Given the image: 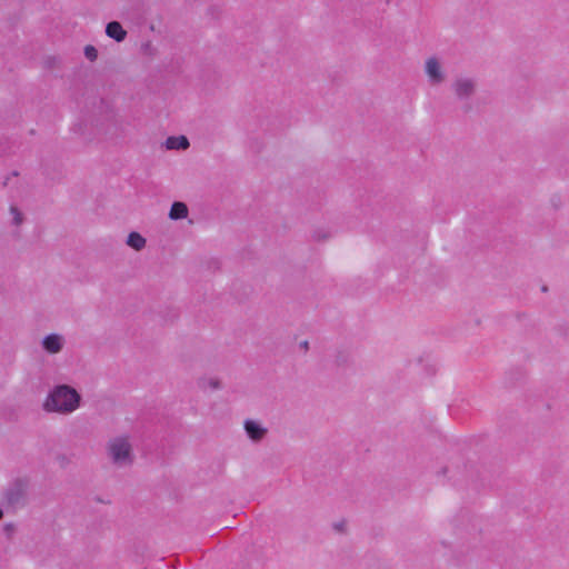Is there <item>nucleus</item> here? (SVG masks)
Masks as SVG:
<instances>
[{"label": "nucleus", "instance_id": "obj_1", "mask_svg": "<svg viewBox=\"0 0 569 569\" xmlns=\"http://www.w3.org/2000/svg\"><path fill=\"white\" fill-rule=\"evenodd\" d=\"M81 397L79 392L68 386H56L48 395L43 409L48 412L71 413L79 408Z\"/></svg>", "mask_w": 569, "mask_h": 569}, {"label": "nucleus", "instance_id": "obj_2", "mask_svg": "<svg viewBox=\"0 0 569 569\" xmlns=\"http://www.w3.org/2000/svg\"><path fill=\"white\" fill-rule=\"evenodd\" d=\"M450 90L465 111H469L471 109L470 101L478 91V80L470 74H458L453 78Z\"/></svg>", "mask_w": 569, "mask_h": 569}, {"label": "nucleus", "instance_id": "obj_3", "mask_svg": "<svg viewBox=\"0 0 569 569\" xmlns=\"http://www.w3.org/2000/svg\"><path fill=\"white\" fill-rule=\"evenodd\" d=\"M423 73L431 88H438L446 83L448 73L443 61L437 56L428 57L423 62Z\"/></svg>", "mask_w": 569, "mask_h": 569}, {"label": "nucleus", "instance_id": "obj_4", "mask_svg": "<svg viewBox=\"0 0 569 569\" xmlns=\"http://www.w3.org/2000/svg\"><path fill=\"white\" fill-rule=\"evenodd\" d=\"M108 449L113 463L124 466L132 461L131 446L127 438L118 437L110 440Z\"/></svg>", "mask_w": 569, "mask_h": 569}, {"label": "nucleus", "instance_id": "obj_5", "mask_svg": "<svg viewBox=\"0 0 569 569\" xmlns=\"http://www.w3.org/2000/svg\"><path fill=\"white\" fill-rule=\"evenodd\" d=\"M26 492L27 482L22 479H17L8 487L6 491V500L12 507L23 505Z\"/></svg>", "mask_w": 569, "mask_h": 569}, {"label": "nucleus", "instance_id": "obj_6", "mask_svg": "<svg viewBox=\"0 0 569 569\" xmlns=\"http://www.w3.org/2000/svg\"><path fill=\"white\" fill-rule=\"evenodd\" d=\"M42 347L50 353H57L63 347V338L58 333H50L43 338Z\"/></svg>", "mask_w": 569, "mask_h": 569}, {"label": "nucleus", "instance_id": "obj_7", "mask_svg": "<svg viewBox=\"0 0 569 569\" xmlns=\"http://www.w3.org/2000/svg\"><path fill=\"white\" fill-rule=\"evenodd\" d=\"M244 430L252 441H260L267 433V429L253 420L244 421Z\"/></svg>", "mask_w": 569, "mask_h": 569}, {"label": "nucleus", "instance_id": "obj_8", "mask_svg": "<svg viewBox=\"0 0 569 569\" xmlns=\"http://www.w3.org/2000/svg\"><path fill=\"white\" fill-rule=\"evenodd\" d=\"M106 34L117 42H122L127 38L128 33L120 22L111 21L106 26Z\"/></svg>", "mask_w": 569, "mask_h": 569}, {"label": "nucleus", "instance_id": "obj_9", "mask_svg": "<svg viewBox=\"0 0 569 569\" xmlns=\"http://www.w3.org/2000/svg\"><path fill=\"white\" fill-rule=\"evenodd\" d=\"M188 207L184 202L181 201H174L171 204L170 211H169V218L171 220H180L184 219L188 216Z\"/></svg>", "mask_w": 569, "mask_h": 569}, {"label": "nucleus", "instance_id": "obj_10", "mask_svg": "<svg viewBox=\"0 0 569 569\" xmlns=\"http://www.w3.org/2000/svg\"><path fill=\"white\" fill-rule=\"evenodd\" d=\"M127 244L134 250H141L146 246V239L140 233L132 231L127 238Z\"/></svg>", "mask_w": 569, "mask_h": 569}, {"label": "nucleus", "instance_id": "obj_11", "mask_svg": "<svg viewBox=\"0 0 569 569\" xmlns=\"http://www.w3.org/2000/svg\"><path fill=\"white\" fill-rule=\"evenodd\" d=\"M42 68L46 70H54L60 68L61 59L58 56H44L41 60Z\"/></svg>", "mask_w": 569, "mask_h": 569}, {"label": "nucleus", "instance_id": "obj_12", "mask_svg": "<svg viewBox=\"0 0 569 569\" xmlns=\"http://www.w3.org/2000/svg\"><path fill=\"white\" fill-rule=\"evenodd\" d=\"M84 57L93 62L98 59V50L92 44H87L83 49Z\"/></svg>", "mask_w": 569, "mask_h": 569}, {"label": "nucleus", "instance_id": "obj_13", "mask_svg": "<svg viewBox=\"0 0 569 569\" xmlns=\"http://www.w3.org/2000/svg\"><path fill=\"white\" fill-rule=\"evenodd\" d=\"M10 213L12 214L13 224L19 226L22 223V221H23L22 213L16 206L10 207Z\"/></svg>", "mask_w": 569, "mask_h": 569}, {"label": "nucleus", "instance_id": "obj_14", "mask_svg": "<svg viewBox=\"0 0 569 569\" xmlns=\"http://www.w3.org/2000/svg\"><path fill=\"white\" fill-rule=\"evenodd\" d=\"M166 150H186L190 144H161Z\"/></svg>", "mask_w": 569, "mask_h": 569}, {"label": "nucleus", "instance_id": "obj_15", "mask_svg": "<svg viewBox=\"0 0 569 569\" xmlns=\"http://www.w3.org/2000/svg\"><path fill=\"white\" fill-rule=\"evenodd\" d=\"M166 142H189L186 136L168 137Z\"/></svg>", "mask_w": 569, "mask_h": 569}, {"label": "nucleus", "instance_id": "obj_16", "mask_svg": "<svg viewBox=\"0 0 569 569\" xmlns=\"http://www.w3.org/2000/svg\"><path fill=\"white\" fill-rule=\"evenodd\" d=\"M209 386L212 389H218L220 388V382L217 379H209Z\"/></svg>", "mask_w": 569, "mask_h": 569}, {"label": "nucleus", "instance_id": "obj_17", "mask_svg": "<svg viewBox=\"0 0 569 569\" xmlns=\"http://www.w3.org/2000/svg\"><path fill=\"white\" fill-rule=\"evenodd\" d=\"M300 346H301V348L307 350L308 349V341L301 342Z\"/></svg>", "mask_w": 569, "mask_h": 569}, {"label": "nucleus", "instance_id": "obj_18", "mask_svg": "<svg viewBox=\"0 0 569 569\" xmlns=\"http://www.w3.org/2000/svg\"><path fill=\"white\" fill-rule=\"evenodd\" d=\"M342 525H336L337 530H341Z\"/></svg>", "mask_w": 569, "mask_h": 569}, {"label": "nucleus", "instance_id": "obj_19", "mask_svg": "<svg viewBox=\"0 0 569 569\" xmlns=\"http://www.w3.org/2000/svg\"><path fill=\"white\" fill-rule=\"evenodd\" d=\"M541 290L546 292L548 290L547 286H543Z\"/></svg>", "mask_w": 569, "mask_h": 569}, {"label": "nucleus", "instance_id": "obj_20", "mask_svg": "<svg viewBox=\"0 0 569 569\" xmlns=\"http://www.w3.org/2000/svg\"><path fill=\"white\" fill-rule=\"evenodd\" d=\"M2 516H3V511H2V509L0 508V519L2 518Z\"/></svg>", "mask_w": 569, "mask_h": 569}]
</instances>
